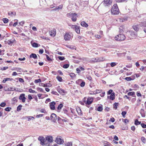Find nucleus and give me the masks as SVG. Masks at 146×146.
Instances as JSON below:
<instances>
[{
    "label": "nucleus",
    "instance_id": "obj_1",
    "mask_svg": "<svg viewBox=\"0 0 146 146\" xmlns=\"http://www.w3.org/2000/svg\"><path fill=\"white\" fill-rule=\"evenodd\" d=\"M111 13L113 15L119 14L120 12L117 4H115L113 6L111 10Z\"/></svg>",
    "mask_w": 146,
    "mask_h": 146
},
{
    "label": "nucleus",
    "instance_id": "obj_2",
    "mask_svg": "<svg viewBox=\"0 0 146 146\" xmlns=\"http://www.w3.org/2000/svg\"><path fill=\"white\" fill-rule=\"evenodd\" d=\"M115 39L117 41H121L124 40L125 39V37L123 34H119L115 37Z\"/></svg>",
    "mask_w": 146,
    "mask_h": 146
},
{
    "label": "nucleus",
    "instance_id": "obj_3",
    "mask_svg": "<svg viewBox=\"0 0 146 146\" xmlns=\"http://www.w3.org/2000/svg\"><path fill=\"white\" fill-rule=\"evenodd\" d=\"M67 16L68 17H72V21L75 22L76 20L77 14L75 13H72L71 12L68 13Z\"/></svg>",
    "mask_w": 146,
    "mask_h": 146
},
{
    "label": "nucleus",
    "instance_id": "obj_4",
    "mask_svg": "<svg viewBox=\"0 0 146 146\" xmlns=\"http://www.w3.org/2000/svg\"><path fill=\"white\" fill-rule=\"evenodd\" d=\"M86 98L85 97L84 99V102L86 104H87L88 105L90 104L93 102V99L92 98H87V100H86Z\"/></svg>",
    "mask_w": 146,
    "mask_h": 146
},
{
    "label": "nucleus",
    "instance_id": "obj_5",
    "mask_svg": "<svg viewBox=\"0 0 146 146\" xmlns=\"http://www.w3.org/2000/svg\"><path fill=\"white\" fill-rule=\"evenodd\" d=\"M102 59H101V58H93L91 59V61L92 62H100L104 61L105 59L104 58H101Z\"/></svg>",
    "mask_w": 146,
    "mask_h": 146
},
{
    "label": "nucleus",
    "instance_id": "obj_6",
    "mask_svg": "<svg viewBox=\"0 0 146 146\" xmlns=\"http://www.w3.org/2000/svg\"><path fill=\"white\" fill-rule=\"evenodd\" d=\"M112 3V1L111 0H104V1L102 2V3L103 4L104 6H108L109 5L111 4Z\"/></svg>",
    "mask_w": 146,
    "mask_h": 146
},
{
    "label": "nucleus",
    "instance_id": "obj_7",
    "mask_svg": "<svg viewBox=\"0 0 146 146\" xmlns=\"http://www.w3.org/2000/svg\"><path fill=\"white\" fill-rule=\"evenodd\" d=\"M38 140L40 141V144L41 145H45V140L44 137L42 136L39 137L38 138Z\"/></svg>",
    "mask_w": 146,
    "mask_h": 146
},
{
    "label": "nucleus",
    "instance_id": "obj_8",
    "mask_svg": "<svg viewBox=\"0 0 146 146\" xmlns=\"http://www.w3.org/2000/svg\"><path fill=\"white\" fill-rule=\"evenodd\" d=\"M50 118L52 121L54 122H56L57 119L56 115L55 113H52L50 116Z\"/></svg>",
    "mask_w": 146,
    "mask_h": 146
},
{
    "label": "nucleus",
    "instance_id": "obj_9",
    "mask_svg": "<svg viewBox=\"0 0 146 146\" xmlns=\"http://www.w3.org/2000/svg\"><path fill=\"white\" fill-rule=\"evenodd\" d=\"M55 141L56 142L57 144H63L64 141L63 139H61L60 137H58L56 139Z\"/></svg>",
    "mask_w": 146,
    "mask_h": 146
},
{
    "label": "nucleus",
    "instance_id": "obj_10",
    "mask_svg": "<svg viewBox=\"0 0 146 146\" xmlns=\"http://www.w3.org/2000/svg\"><path fill=\"white\" fill-rule=\"evenodd\" d=\"M130 33L131 36V38L132 39L135 38L137 36V32L131 31L130 32Z\"/></svg>",
    "mask_w": 146,
    "mask_h": 146
},
{
    "label": "nucleus",
    "instance_id": "obj_11",
    "mask_svg": "<svg viewBox=\"0 0 146 146\" xmlns=\"http://www.w3.org/2000/svg\"><path fill=\"white\" fill-rule=\"evenodd\" d=\"M46 139L49 143H52L54 141L53 137L51 136H47L46 137Z\"/></svg>",
    "mask_w": 146,
    "mask_h": 146
},
{
    "label": "nucleus",
    "instance_id": "obj_12",
    "mask_svg": "<svg viewBox=\"0 0 146 146\" xmlns=\"http://www.w3.org/2000/svg\"><path fill=\"white\" fill-rule=\"evenodd\" d=\"M26 99L25 97V94H21L19 97V99L20 100H22V102H25Z\"/></svg>",
    "mask_w": 146,
    "mask_h": 146
},
{
    "label": "nucleus",
    "instance_id": "obj_13",
    "mask_svg": "<svg viewBox=\"0 0 146 146\" xmlns=\"http://www.w3.org/2000/svg\"><path fill=\"white\" fill-rule=\"evenodd\" d=\"M50 35L53 37L56 34V31L55 29L51 30L49 32Z\"/></svg>",
    "mask_w": 146,
    "mask_h": 146
},
{
    "label": "nucleus",
    "instance_id": "obj_14",
    "mask_svg": "<svg viewBox=\"0 0 146 146\" xmlns=\"http://www.w3.org/2000/svg\"><path fill=\"white\" fill-rule=\"evenodd\" d=\"M56 104V103L54 102H52L50 103V109L52 110H54L55 107V105Z\"/></svg>",
    "mask_w": 146,
    "mask_h": 146
},
{
    "label": "nucleus",
    "instance_id": "obj_15",
    "mask_svg": "<svg viewBox=\"0 0 146 146\" xmlns=\"http://www.w3.org/2000/svg\"><path fill=\"white\" fill-rule=\"evenodd\" d=\"M71 36L68 33H66L64 36V39L66 40H69L71 38Z\"/></svg>",
    "mask_w": 146,
    "mask_h": 146
},
{
    "label": "nucleus",
    "instance_id": "obj_16",
    "mask_svg": "<svg viewBox=\"0 0 146 146\" xmlns=\"http://www.w3.org/2000/svg\"><path fill=\"white\" fill-rule=\"evenodd\" d=\"M58 91L61 95H64V94L65 93L64 91V90L61 88L58 89Z\"/></svg>",
    "mask_w": 146,
    "mask_h": 146
},
{
    "label": "nucleus",
    "instance_id": "obj_17",
    "mask_svg": "<svg viewBox=\"0 0 146 146\" xmlns=\"http://www.w3.org/2000/svg\"><path fill=\"white\" fill-rule=\"evenodd\" d=\"M76 110L79 115H82V112L81 109L79 108L78 107L77 108H76Z\"/></svg>",
    "mask_w": 146,
    "mask_h": 146
},
{
    "label": "nucleus",
    "instance_id": "obj_18",
    "mask_svg": "<svg viewBox=\"0 0 146 146\" xmlns=\"http://www.w3.org/2000/svg\"><path fill=\"white\" fill-rule=\"evenodd\" d=\"M30 58H33L35 59H37V56L34 53H32L31 54L30 56Z\"/></svg>",
    "mask_w": 146,
    "mask_h": 146
},
{
    "label": "nucleus",
    "instance_id": "obj_19",
    "mask_svg": "<svg viewBox=\"0 0 146 146\" xmlns=\"http://www.w3.org/2000/svg\"><path fill=\"white\" fill-rule=\"evenodd\" d=\"M133 29L136 31H138L139 30V27L138 25H135L133 26Z\"/></svg>",
    "mask_w": 146,
    "mask_h": 146
},
{
    "label": "nucleus",
    "instance_id": "obj_20",
    "mask_svg": "<svg viewBox=\"0 0 146 146\" xmlns=\"http://www.w3.org/2000/svg\"><path fill=\"white\" fill-rule=\"evenodd\" d=\"M81 25L83 27H87L88 26V25L84 21H82L81 23Z\"/></svg>",
    "mask_w": 146,
    "mask_h": 146
},
{
    "label": "nucleus",
    "instance_id": "obj_21",
    "mask_svg": "<svg viewBox=\"0 0 146 146\" xmlns=\"http://www.w3.org/2000/svg\"><path fill=\"white\" fill-rule=\"evenodd\" d=\"M13 79L12 78H6L4 79L3 81V83H5L7 81L10 80L11 81L13 80Z\"/></svg>",
    "mask_w": 146,
    "mask_h": 146
},
{
    "label": "nucleus",
    "instance_id": "obj_22",
    "mask_svg": "<svg viewBox=\"0 0 146 146\" xmlns=\"http://www.w3.org/2000/svg\"><path fill=\"white\" fill-rule=\"evenodd\" d=\"M140 112L142 117H144L145 116L144 110L143 109H141L140 111Z\"/></svg>",
    "mask_w": 146,
    "mask_h": 146
},
{
    "label": "nucleus",
    "instance_id": "obj_23",
    "mask_svg": "<svg viewBox=\"0 0 146 146\" xmlns=\"http://www.w3.org/2000/svg\"><path fill=\"white\" fill-rule=\"evenodd\" d=\"M63 106V105L62 104H60L58 105L57 108V111L58 112H59L60 111V110L61 109Z\"/></svg>",
    "mask_w": 146,
    "mask_h": 146
},
{
    "label": "nucleus",
    "instance_id": "obj_24",
    "mask_svg": "<svg viewBox=\"0 0 146 146\" xmlns=\"http://www.w3.org/2000/svg\"><path fill=\"white\" fill-rule=\"evenodd\" d=\"M27 118L28 119V121H29L31 120H33L35 119L34 117L32 116H26L25 117V119Z\"/></svg>",
    "mask_w": 146,
    "mask_h": 146
},
{
    "label": "nucleus",
    "instance_id": "obj_25",
    "mask_svg": "<svg viewBox=\"0 0 146 146\" xmlns=\"http://www.w3.org/2000/svg\"><path fill=\"white\" fill-rule=\"evenodd\" d=\"M141 27H146V21L143 22H141L139 24Z\"/></svg>",
    "mask_w": 146,
    "mask_h": 146
},
{
    "label": "nucleus",
    "instance_id": "obj_26",
    "mask_svg": "<svg viewBox=\"0 0 146 146\" xmlns=\"http://www.w3.org/2000/svg\"><path fill=\"white\" fill-rule=\"evenodd\" d=\"M75 29L76 32L77 33H80V27L77 26V27H76V28Z\"/></svg>",
    "mask_w": 146,
    "mask_h": 146
},
{
    "label": "nucleus",
    "instance_id": "obj_27",
    "mask_svg": "<svg viewBox=\"0 0 146 146\" xmlns=\"http://www.w3.org/2000/svg\"><path fill=\"white\" fill-rule=\"evenodd\" d=\"M110 99L112 100H113L115 99V95L114 93H112L111 94Z\"/></svg>",
    "mask_w": 146,
    "mask_h": 146
},
{
    "label": "nucleus",
    "instance_id": "obj_28",
    "mask_svg": "<svg viewBox=\"0 0 146 146\" xmlns=\"http://www.w3.org/2000/svg\"><path fill=\"white\" fill-rule=\"evenodd\" d=\"M118 21L121 22H123L127 20L126 18H119L118 19Z\"/></svg>",
    "mask_w": 146,
    "mask_h": 146
},
{
    "label": "nucleus",
    "instance_id": "obj_29",
    "mask_svg": "<svg viewBox=\"0 0 146 146\" xmlns=\"http://www.w3.org/2000/svg\"><path fill=\"white\" fill-rule=\"evenodd\" d=\"M44 87H51L52 86V85L51 84L49 83L44 84Z\"/></svg>",
    "mask_w": 146,
    "mask_h": 146
},
{
    "label": "nucleus",
    "instance_id": "obj_30",
    "mask_svg": "<svg viewBox=\"0 0 146 146\" xmlns=\"http://www.w3.org/2000/svg\"><path fill=\"white\" fill-rule=\"evenodd\" d=\"M141 123L140 121H139L137 119H136L135 121V124L136 125H139Z\"/></svg>",
    "mask_w": 146,
    "mask_h": 146
},
{
    "label": "nucleus",
    "instance_id": "obj_31",
    "mask_svg": "<svg viewBox=\"0 0 146 146\" xmlns=\"http://www.w3.org/2000/svg\"><path fill=\"white\" fill-rule=\"evenodd\" d=\"M117 64V63L115 62H113L111 63L110 65L111 67H113L115 66Z\"/></svg>",
    "mask_w": 146,
    "mask_h": 146
},
{
    "label": "nucleus",
    "instance_id": "obj_32",
    "mask_svg": "<svg viewBox=\"0 0 146 146\" xmlns=\"http://www.w3.org/2000/svg\"><path fill=\"white\" fill-rule=\"evenodd\" d=\"M3 21L5 23H7L9 21V20L7 19L6 18H3Z\"/></svg>",
    "mask_w": 146,
    "mask_h": 146
},
{
    "label": "nucleus",
    "instance_id": "obj_33",
    "mask_svg": "<svg viewBox=\"0 0 146 146\" xmlns=\"http://www.w3.org/2000/svg\"><path fill=\"white\" fill-rule=\"evenodd\" d=\"M103 110V108L102 106H100L98 107L97 109V110L99 111H102Z\"/></svg>",
    "mask_w": 146,
    "mask_h": 146
},
{
    "label": "nucleus",
    "instance_id": "obj_34",
    "mask_svg": "<svg viewBox=\"0 0 146 146\" xmlns=\"http://www.w3.org/2000/svg\"><path fill=\"white\" fill-rule=\"evenodd\" d=\"M66 146H72V144L71 142H68L65 145Z\"/></svg>",
    "mask_w": 146,
    "mask_h": 146
},
{
    "label": "nucleus",
    "instance_id": "obj_35",
    "mask_svg": "<svg viewBox=\"0 0 146 146\" xmlns=\"http://www.w3.org/2000/svg\"><path fill=\"white\" fill-rule=\"evenodd\" d=\"M56 78L60 82H61L62 80L61 77L60 76H57Z\"/></svg>",
    "mask_w": 146,
    "mask_h": 146
},
{
    "label": "nucleus",
    "instance_id": "obj_36",
    "mask_svg": "<svg viewBox=\"0 0 146 146\" xmlns=\"http://www.w3.org/2000/svg\"><path fill=\"white\" fill-rule=\"evenodd\" d=\"M32 45L33 47H38V44L36 43H33Z\"/></svg>",
    "mask_w": 146,
    "mask_h": 146
},
{
    "label": "nucleus",
    "instance_id": "obj_37",
    "mask_svg": "<svg viewBox=\"0 0 146 146\" xmlns=\"http://www.w3.org/2000/svg\"><path fill=\"white\" fill-rule=\"evenodd\" d=\"M135 93L134 92H131L128 93L127 94L129 96H133L135 94Z\"/></svg>",
    "mask_w": 146,
    "mask_h": 146
},
{
    "label": "nucleus",
    "instance_id": "obj_38",
    "mask_svg": "<svg viewBox=\"0 0 146 146\" xmlns=\"http://www.w3.org/2000/svg\"><path fill=\"white\" fill-rule=\"evenodd\" d=\"M70 75L72 78H74L75 77L76 75L74 73H71L70 74Z\"/></svg>",
    "mask_w": 146,
    "mask_h": 146
},
{
    "label": "nucleus",
    "instance_id": "obj_39",
    "mask_svg": "<svg viewBox=\"0 0 146 146\" xmlns=\"http://www.w3.org/2000/svg\"><path fill=\"white\" fill-rule=\"evenodd\" d=\"M29 92L31 93H36V92L35 91L32 90L31 88L29 89Z\"/></svg>",
    "mask_w": 146,
    "mask_h": 146
},
{
    "label": "nucleus",
    "instance_id": "obj_40",
    "mask_svg": "<svg viewBox=\"0 0 146 146\" xmlns=\"http://www.w3.org/2000/svg\"><path fill=\"white\" fill-rule=\"evenodd\" d=\"M126 113L127 112L125 111H123L122 112L121 114L123 117L125 118V115L126 114Z\"/></svg>",
    "mask_w": 146,
    "mask_h": 146
},
{
    "label": "nucleus",
    "instance_id": "obj_41",
    "mask_svg": "<svg viewBox=\"0 0 146 146\" xmlns=\"http://www.w3.org/2000/svg\"><path fill=\"white\" fill-rule=\"evenodd\" d=\"M6 105V104L5 103V102H2L0 104V106L1 107H4Z\"/></svg>",
    "mask_w": 146,
    "mask_h": 146
},
{
    "label": "nucleus",
    "instance_id": "obj_42",
    "mask_svg": "<svg viewBox=\"0 0 146 146\" xmlns=\"http://www.w3.org/2000/svg\"><path fill=\"white\" fill-rule=\"evenodd\" d=\"M40 111L41 112L44 113H47L46 110L44 109H41L40 110Z\"/></svg>",
    "mask_w": 146,
    "mask_h": 146
},
{
    "label": "nucleus",
    "instance_id": "obj_43",
    "mask_svg": "<svg viewBox=\"0 0 146 146\" xmlns=\"http://www.w3.org/2000/svg\"><path fill=\"white\" fill-rule=\"evenodd\" d=\"M45 55L46 57V58L48 61H51V59L49 58V56L48 55L46 54Z\"/></svg>",
    "mask_w": 146,
    "mask_h": 146
},
{
    "label": "nucleus",
    "instance_id": "obj_44",
    "mask_svg": "<svg viewBox=\"0 0 146 146\" xmlns=\"http://www.w3.org/2000/svg\"><path fill=\"white\" fill-rule=\"evenodd\" d=\"M85 82H82L80 84V86L82 87H83L85 85Z\"/></svg>",
    "mask_w": 146,
    "mask_h": 146
},
{
    "label": "nucleus",
    "instance_id": "obj_45",
    "mask_svg": "<svg viewBox=\"0 0 146 146\" xmlns=\"http://www.w3.org/2000/svg\"><path fill=\"white\" fill-rule=\"evenodd\" d=\"M95 37L96 38H97L98 39H100L101 38L102 36L100 35H95Z\"/></svg>",
    "mask_w": 146,
    "mask_h": 146
},
{
    "label": "nucleus",
    "instance_id": "obj_46",
    "mask_svg": "<svg viewBox=\"0 0 146 146\" xmlns=\"http://www.w3.org/2000/svg\"><path fill=\"white\" fill-rule=\"evenodd\" d=\"M125 80H127V81H131L132 80L131 78L130 77H127L125 78Z\"/></svg>",
    "mask_w": 146,
    "mask_h": 146
},
{
    "label": "nucleus",
    "instance_id": "obj_47",
    "mask_svg": "<svg viewBox=\"0 0 146 146\" xmlns=\"http://www.w3.org/2000/svg\"><path fill=\"white\" fill-rule=\"evenodd\" d=\"M37 90L38 91H40V92H43V90L42 89V88H37Z\"/></svg>",
    "mask_w": 146,
    "mask_h": 146
},
{
    "label": "nucleus",
    "instance_id": "obj_48",
    "mask_svg": "<svg viewBox=\"0 0 146 146\" xmlns=\"http://www.w3.org/2000/svg\"><path fill=\"white\" fill-rule=\"evenodd\" d=\"M11 108H9V107H7L6 108L5 110L6 111H10V110H11Z\"/></svg>",
    "mask_w": 146,
    "mask_h": 146
},
{
    "label": "nucleus",
    "instance_id": "obj_49",
    "mask_svg": "<svg viewBox=\"0 0 146 146\" xmlns=\"http://www.w3.org/2000/svg\"><path fill=\"white\" fill-rule=\"evenodd\" d=\"M69 65L68 64H64L63 65V67L65 68H67L69 67Z\"/></svg>",
    "mask_w": 146,
    "mask_h": 146
},
{
    "label": "nucleus",
    "instance_id": "obj_50",
    "mask_svg": "<svg viewBox=\"0 0 146 146\" xmlns=\"http://www.w3.org/2000/svg\"><path fill=\"white\" fill-rule=\"evenodd\" d=\"M58 58L59 60H64V58L63 56H58Z\"/></svg>",
    "mask_w": 146,
    "mask_h": 146
},
{
    "label": "nucleus",
    "instance_id": "obj_51",
    "mask_svg": "<svg viewBox=\"0 0 146 146\" xmlns=\"http://www.w3.org/2000/svg\"><path fill=\"white\" fill-rule=\"evenodd\" d=\"M44 115L42 114H39L37 115L36 116V117L37 118H39L40 117H42Z\"/></svg>",
    "mask_w": 146,
    "mask_h": 146
},
{
    "label": "nucleus",
    "instance_id": "obj_52",
    "mask_svg": "<svg viewBox=\"0 0 146 146\" xmlns=\"http://www.w3.org/2000/svg\"><path fill=\"white\" fill-rule=\"evenodd\" d=\"M41 81V79H39L37 80H36L35 81V83H38V82H40Z\"/></svg>",
    "mask_w": 146,
    "mask_h": 146
},
{
    "label": "nucleus",
    "instance_id": "obj_53",
    "mask_svg": "<svg viewBox=\"0 0 146 146\" xmlns=\"http://www.w3.org/2000/svg\"><path fill=\"white\" fill-rule=\"evenodd\" d=\"M118 105V103H115L114 104V108L115 110L117 109V106Z\"/></svg>",
    "mask_w": 146,
    "mask_h": 146
},
{
    "label": "nucleus",
    "instance_id": "obj_54",
    "mask_svg": "<svg viewBox=\"0 0 146 146\" xmlns=\"http://www.w3.org/2000/svg\"><path fill=\"white\" fill-rule=\"evenodd\" d=\"M4 51L5 50H0V55L3 54Z\"/></svg>",
    "mask_w": 146,
    "mask_h": 146
},
{
    "label": "nucleus",
    "instance_id": "obj_55",
    "mask_svg": "<svg viewBox=\"0 0 146 146\" xmlns=\"http://www.w3.org/2000/svg\"><path fill=\"white\" fill-rule=\"evenodd\" d=\"M19 81L20 82L22 83L24 82V80L21 78H19Z\"/></svg>",
    "mask_w": 146,
    "mask_h": 146
},
{
    "label": "nucleus",
    "instance_id": "obj_56",
    "mask_svg": "<svg viewBox=\"0 0 146 146\" xmlns=\"http://www.w3.org/2000/svg\"><path fill=\"white\" fill-rule=\"evenodd\" d=\"M24 23L25 21H23L19 22V24L21 26H23Z\"/></svg>",
    "mask_w": 146,
    "mask_h": 146
},
{
    "label": "nucleus",
    "instance_id": "obj_57",
    "mask_svg": "<svg viewBox=\"0 0 146 146\" xmlns=\"http://www.w3.org/2000/svg\"><path fill=\"white\" fill-rule=\"evenodd\" d=\"M22 107V106L21 105H19L17 107V111H20L21 110V109Z\"/></svg>",
    "mask_w": 146,
    "mask_h": 146
},
{
    "label": "nucleus",
    "instance_id": "obj_58",
    "mask_svg": "<svg viewBox=\"0 0 146 146\" xmlns=\"http://www.w3.org/2000/svg\"><path fill=\"white\" fill-rule=\"evenodd\" d=\"M109 121L112 122H113L115 121V119L113 117H111Z\"/></svg>",
    "mask_w": 146,
    "mask_h": 146
},
{
    "label": "nucleus",
    "instance_id": "obj_59",
    "mask_svg": "<svg viewBox=\"0 0 146 146\" xmlns=\"http://www.w3.org/2000/svg\"><path fill=\"white\" fill-rule=\"evenodd\" d=\"M137 95L138 96H141V94L139 92H137Z\"/></svg>",
    "mask_w": 146,
    "mask_h": 146
},
{
    "label": "nucleus",
    "instance_id": "obj_60",
    "mask_svg": "<svg viewBox=\"0 0 146 146\" xmlns=\"http://www.w3.org/2000/svg\"><path fill=\"white\" fill-rule=\"evenodd\" d=\"M141 125L142 127L143 128H146V125L144 123H141Z\"/></svg>",
    "mask_w": 146,
    "mask_h": 146
},
{
    "label": "nucleus",
    "instance_id": "obj_61",
    "mask_svg": "<svg viewBox=\"0 0 146 146\" xmlns=\"http://www.w3.org/2000/svg\"><path fill=\"white\" fill-rule=\"evenodd\" d=\"M43 52H44L43 50L42 49H40L39 51V53L40 54H42Z\"/></svg>",
    "mask_w": 146,
    "mask_h": 146
},
{
    "label": "nucleus",
    "instance_id": "obj_62",
    "mask_svg": "<svg viewBox=\"0 0 146 146\" xmlns=\"http://www.w3.org/2000/svg\"><path fill=\"white\" fill-rule=\"evenodd\" d=\"M112 91H113L112 90H110L108 92V94H111Z\"/></svg>",
    "mask_w": 146,
    "mask_h": 146
},
{
    "label": "nucleus",
    "instance_id": "obj_63",
    "mask_svg": "<svg viewBox=\"0 0 146 146\" xmlns=\"http://www.w3.org/2000/svg\"><path fill=\"white\" fill-rule=\"evenodd\" d=\"M77 27V26L75 25H72L71 26V28L73 29H75L76 28V27Z\"/></svg>",
    "mask_w": 146,
    "mask_h": 146
},
{
    "label": "nucleus",
    "instance_id": "obj_64",
    "mask_svg": "<svg viewBox=\"0 0 146 146\" xmlns=\"http://www.w3.org/2000/svg\"><path fill=\"white\" fill-rule=\"evenodd\" d=\"M8 68V67H4L3 68H1V70H4L7 69Z\"/></svg>",
    "mask_w": 146,
    "mask_h": 146
}]
</instances>
